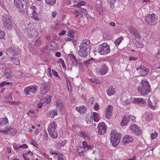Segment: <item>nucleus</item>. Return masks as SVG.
Returning <instances> with one entry per match:
<instances>
[{"label": "nucleus", "instance_id": "obj_18", "mask_svg": "<svg viewBox=\"0 0 160 160\" xmlns=\"http://www.w3.org/2000/svg\"><path fill=\"white\" fill-rule=\"evenodd\" d=\"M8 122V120L7 118H0V129H4L6 128L5 126L6 123Z\"/></svg>", "mask_w": 160, "mask_h": 160}, {"label": "nucleus", "instance_id": "obj_12", "mask_svg": "<svg viewBox=\"0 0 160 160\" xmlns=\"http://www.w3.org/2000/svg\"><path fill=\"white\" fill-rule=\"evenodd\" d=\"M90 42L88 39L83 40L79 46V48L86 49L87 51H90L91 49V46L90 45Z\"/></svg>", "mask_w": 160, "mask_h": 160}, {"label": "nucleus", "instance_id": "obj_21", "mask_svg": "<svg viewBox=\"0 0 160 160\" xmlns=\"http://www.w3.org/2000/svg\"><path fill=\"white\" fill-rule=\"evenodd\" d=\"M108 66L106 64H103L101 66L99 72L102 74H105L108 71Z\"/></svg>", "mask_w": 160, "mask_h": 160}, {"label": "nucleus", "instance_id": "obj_61", "mask_svg": "<svg viewBox=\"0 0 160 160\" xmlns=\"http://www.w3.org/2000/svg\"><path fill=\"white\" fill-rule=\"evenodd\" d=\"M81 12L82 13V14H84V15H87L88 13L86 10L85 9H82L81 10Z\"/></svg>", "mask_w": 160, "mask_h": 160}, {"label": "nucleus", "instance_id": "obj_41", "mask_svg": "<svg viewBox=\"0 0 160 160\" xmlns=\"http://www.w3.org/2000/svg\"><path fill=\"white\" fill-rule=\"evenodd\" d=\"M123 39L122 37H120L115 40L114 43L116 45H118L121 42Z\"/></svg>", "mask_w": 160, "mask_h": 160}, {"label": "nucleus", "instance_id": "obj_22", "mask_svg": "<svg viewBox=\"0 0 160 160\" xmlns=\"http://www.w3.org/2000/svg\"><path fill=\"white\" fill-rule=\"evenodd\" d=\"M56 108L61 110L64 107V103L61 100H58L56 101Z\"/></svg>", "mask_w": 160, "mask_h": 160}, {"label": "nucleus", "instance_id": "obj_50", "mask_svg": "<svg viewBox=\"0 0 160 160\" xmlns=\"http://www.w3.org/2000/svg\"><path fill=\"white\" fill-rule=\"evenodd\" d=\"M90 81L92 82H94L96 83H100V81L98 80L95 78H91L90 79Z\"/></svg>", "mask_w": 160, "mask_h": 160}, {"label": "nucleus", "instance_id": "obj_64", "mask_svg": "<svg viewBox=\"0 0 160 160\" xmlns=\"http://www.w3.org/2000/svg\"><path fill=\"white\" fill-rule=\"evenodd\" d=\"M94 108L95 110H98L99 109V106L98 103H96L94 107Z\"/></svg>", "mask_w": 160, "mask_h": 160}, {"label": "nucleus", "instance_id": "obj_63", "mask_svg": "<svg viewBox=\"0 0 160 160\" xmlns=\"http://www.w3.org/2000/svg\"><path fill=\"white\" fill-rule=\"evenodd\" d=\"M143 45L141 42H138L137 45V47L138 48H142L143 47Z\"/></svg>", "mask_w": 160, "mask_h": 160}, {"label": "nucleus", "instance_id": "obj_9", "mask_svg": "<svg viewBox=\"0 0 160 160\" xmlns=\"http://www.w3.org/2000/svg\"><path fill=\"white\" fill-rule=\"evenodd\" d=\"M131 133L135 135H138L141 133V131L137 125L133 124L130 127Z\"/></svg>", "mask_w": 160, "mask_h": 160}, {"label": "nucleus", "instance_id": "obj_20", "mask_svg": "<svg viewBox=\"0 0 160 160\" xmlns=\"http://www.w3.org/2000/svg\"><path fill=\"white\" fill-rule=\"evenodd\" d=\"M49 86L47 84L42 85L41 87V92L42 94H44L48 91Z\"/></svg>", "mask_w": 160, "mask_h": 160}, {"label": "nucleus", "instance_id": "obj_38", "mask_svg": "<svg viewBox=\"0 0 160 160\" xmlns=\"http://www.w3.org/2000/svg\"><path fill=\"white\" fill-rule=\"evenodd\" d=\"M158 136V133L155 131L153 132L151 134L150 137L151 138L154 139L157 138Z\"/></svg>", "mask_w": 160, "mask_h": 160}, {"label": "nucleus", "instance_id": "obj_53", "mask_svg": "<svg viewBox=\"0 0 160 160\" xmlns=\"http://www.w3.org/2000/svg\"><path fill=\"white\" fill-rule=\"evenodd\" d=\"M5 35V32H4L1 31L0 30V38H4Z\"/></svg>", "mask_w": 160, "mask_h": 160}, {"label": "nucleus", "instance_id": "obj_51", "mask_svg": "<svg viewBox=\"0 0 160 160\" xmlns=\"http://www.w3.org/2000/svg\"><path fill=\"white\" fill-rule=\"evenodd\" d=\"M74 34V32L72 30H69L68 31V35L71 38L73 37Z\"/></svg>", "mask_w": 160, "mask_h": 160}, {"label": "nucleus", "instance_id": "obj_54", "mask_svg": "<svg viewBox=\"0 0 160 160\" xmlns=\"http://www.w3.org/2000/svg\"><path fill=\"white\" fill-rule=\"evenodd\" d=\"M52 74L53 75H54V76H55V77H58V78L60 77L59 76V75L58 73L57 72L55 71L54 70H52Z\"/></svg>", "mask_w": 160, "mask_h": 160}, {"label": "nucleus", "instance_id": "obj_19", "mask_svg": "<svg viewBox=\"0 0 160 160\" xmlns=\"http://www.w3.org/2000/svg\"><path fill=\"white\" fill-rule=\"evenodd\" d=\"M79 48L80 49L78 51V54L79 56L82 57H86L90 52V51H87L86 49Z\"/></svg>", "mask_w": 160, "mask_h": 160}, {"label": "nucleus", "instance_id": "obj_32", "mask_svg": "<svg viewBox=\"0 0 160 160\" xmlns=\"http://www.w3.org/2000/svg\"><path fill=\"white\" fill-rule=\"evenodd\" d=\"M71 57L72 58V61L73 66H75L77 67L78 63L74 56L72 54L71 55Z\"/></svg>", "mask_w": 160, "mask_h": 160}, {"label": "nucleus", "instance_id": "obj_56", "mask_svg": "<svg viewBox=\"0 0 160 160\" xmlns=\"http://www.w3.org/2000/svg\"><path fill=\"white\" fill-rule=\"evenodd\" d=\"M51 68H48L47 69L48 71V75L51 77L52 76V75L51 72Z\"/></svg>", "mask_w": 160, "mask_h": 160}, {"label": "nucleus", "instance_id": "obj_36", "mask_svg": "<svg viewBox=\"0 0 160 160\" xmlns=\"http://www.w3.org/2000/svg\"><path fill=\"white\" fill-rule=\"evenodd\" d=\"M12 62L16 65H18L19 64L20 61L18 58L14 57L12 58Z\"/></svg>", "mask_w": 160, "mask_h": 160}, {"label": "nucleus", "instance_id": "obj_57", "mask_svg": "<svg viewBox=\"0 0 160 160\" xmlns=\"http://www.w3.org/2000/svg\"><path fill=\"white\" fill-rule=\"evenodd\" d=\"M40 129H36L34 131V134L35 135H37L40 131Z\"/></svg>", "mask_w": 160, "mask_h": 160}, {"label": "nucleus", "instance_id": "obj_2", "mask_svg": "<svg viewBox=\"0 0 160 160\" xmlns=\"http://www.w3.org/2000/svg\"><path fill=\"white\" fill-rule=\"evenodd\" d=\"M57 126L56 122L54 121L49 124L48 129L50 136L53 139L56 138L58 137L56 131Z\"/></svg>", "mask_w": 160, "mask_h": 160}, {"label": "nucleus", "instance_id": "obj_11", "mask_svg": "<svg viewBox=\"0 0 160 160\" xmlns=\"http://www.w3.org/2000/svg\"><path fill=\"white\" fill-rule=\"evenodd\" d=\"M137 70L138 71L141 76H145L149 72V70L144 65H141L137 68Z\"/></svg>", "mask_w": 160, "mask_h": 160}, {"label": "nucleus", "instance_id": "obj_30", "mask_svg": "<svg viewBox=\"0 0 160 160\" xmlns=\"http://www.w3.org/2000/svg\"><path fill=\"white\" fill-rule=\"evenodd\" d=\"M40 135V138L43 139V140H46L48 139V136L46 130H44Z\"/></svg>", "mask_w": 160, "mask_h": 160}, {"label": "nucleus", "instance_id": "obj_52", "mask_svg": "<svg viewBox=\"0 0 160 160\" xmlns=\"http://www.w3.org/2000/svg\"><path fill=\"white\" fill-rule=\"evenodd\" d=\"M65 158V156L62 154H61L58 158V160H64Z\"/></svg>", "mask_w": 160, "mask_h": 160}, {"label": "nucleus", "instance_id": "obj_33", "mask_svg": "<svg viewBox=\"0 0 160 160\" xmlns=\"http://www.w3.org/2000/svg\"><path fill=\"white\" fill-rule=\"evenodd\" d=\"M45 2L50 6H53L56 3V0H45Z\"/></svg>", "mask_w": 160, "mask_h": 160}, {"label": "nucleus", "instance_id": "obj_15", "mask_svg": "<svg viewBox=\"0 0 160 160\" xmlns=\"http://www.w3.org/2000/svg\"><path fill=\"white\" fill-rule=\"evenodd\" d=\"M113 110V107L110 105H109L107 107L105 111V117L106 118L109 119L111 118V115Z\"/></svg>", "mask_w": 160, "mask_h": 160}, {"label": "nucleus", "instance_id": "obj_35", "mask_svg": "<svg viewBox=\"0 0 160 160\" xmlns=\"http://www.w3.org/2000/svg\"><path fill=\"white\" fill-rule=\"evenodd\" d=\"M82 137L86 140H89V134L85 132H82L81 133Z\"/></svg>", "mask_w": 160, "mask_h": 160}, {"label": "nucleus", "instance_id": "obj_23", "mask_svg": "<svg viewBox=\"0 0 160 160\" xmlns=\"http://www.w3.org/2000/svg\"><path fill=\"white\" fill-rule=\"evenodd\" d=\"M133 140L132 138L128 135L125 136L123 140V143L125 145L130 142H132Z\"/></svg>", "mask_w": 160, "mask_h": 160}, {"label": "nucleus", "instance_id": "obj_6", "mask_svg": "<svg viewBox=\"0 0 160 160\" xmlns=\"http://www.w3.org/2000/svg\"><path fill=\"white\" fill-rule=\"evenodd\" d=\"M2 18L4 27L8 29H11L12 26L11 24V20L8 15L6 14H4L2 15Z\"/></svg>", "mask_w": 160, "mask_h": 160}, {"label": "nucleus", "instance_id": "obj_10", "mask_svg": "<svg viewBox=\"0 0 160 160\" xmlns=\"http://www.w3.org/2000/svg\"><path fill=\"white\" fill-rule=\"evenodd\" d=\"M106 129L104 122L99 123L97 127L98 132L99 135H103L106 132Z\"/></svg>", "mask_w": 160, "mask_h": 160}, {"label": "nucleus", "instance_id": "obj_37", "mask_svg": "<svg viewBox=\"0 0 160 160\" xmlns=\"http://www.w3.org/2000/svg\"><path fill=\"white\" fill-rule=\"evenodd\" d=\"M82 144L84 147V149L86 148L88 150L90 149L91 148V146L90 145H88L86 142L85 141L82 142Z\"/></svg>", "mask_w": 160, "mask_h": 160}, {"label": "nucleus", "instance_id": "obj_5", "mask_svg": "<svg viewBox=\"0 0 160 160\" xmlns=\"http://www.w3.org/2000/svg\"><path fill=\"white\" fill-rule=\"evenodd\" d=\"M110 47L107 43H103L99 45L98 48V52L101 55H106L109 53Z\"/></svg>", "mask_w": 160, "mask_h": 160}, {"label": "nucleus", "instance_id": "obj_55", "mask_svg": "<svg viewBox=\"0 0 160 160\" xmlns=\"http://www.w3.org/2000/svg\"><path fill=\"white\" fill-rule=\"evenodd\" d=\"M73 13L75 15V18H77L79 16V12L77 10H75L74 11Z\"/></svg>", "mask_w": 160, "mask_h": 160}, {"label": "nucleus", "instance_id": "obj_49", "mask_svg": "<svg viewBox=\"0 0 160 160\" xmlns=\"http://www.w3.org/2000/svg\"><path fill=\"white\" fill-rule=\"evenodd\" d=\"M41 41L39 39L37 40L34 44V45L37 46H40L41 45Z\"/></svg>", "mask_w": 160, "mask_h": 160}, {"label": "nucleus", "instance_id": "obj_25", "mask_svg": "<svg viewBox=\"0 0 160 160\" xmlns=\"http://www.w3.org/2000/svg\"><path fill=\"white\" fill-rule=\"evenodd\" d=\"M91 117L92 118V119L95 122H98L100 118V115L97 113L95 112H93Z\"/></svg>", "mask_w": 160, "mask_h": 160}, {"label": "nucleus", "instance_id": "obj_3", "mask_svg": "<svg viewBox=\"0 0 160 160\" xmlns=\"http://www.w3.org/2000/svg\"><path fill=\"white\" fill-rule=\"evenodd\" d=\"M111 142L114 147H117L119 143L120 139L122 137L121 134L115 131L112 132L111 133Z\"/></svg>", "mask_w": 160, "mask_h": 160}, {"label": "nucleus", "instance_id": "obj_27", "mask_svg": "<svg viewBox=\"0 0 160 160\" xmlns=\"http://www.w3.org/2000/svg\"><path fill=\"white\" fill-rule=\"evenodd\" d=\"M14 2L15 5L20 9H22L24 6L21 0H14Z\"/></svg>", "mask_w": 160, "mask_h": 160}, {"label": "nucleus", "instance_id": "obj_13", "mask_svg": "<svg viewBox=\"0 0 160 160\" xmlns=\"http://www.w3.org/2000/svg\"><path fill=\"white\" fill-rule=\"evenodd\" d=\"M2 132L6 134H8L9 132L10 134L12 136H15L16 134L17 131L15 128H6L4 129L0 130V132Z\"/></svg>", "mask_w": 160, "mask_h": 160}, {"label": "nucleus", "instance_id": "obj_47", "mask_svg": "<svg viewBox=\"0 0 160 160\" xmlns=\"http://www.w3.org/2000/svg\"><path fill=\"white\" fill-rule=\"evenodd\" d=\"M65 79L67 82V85L68 86V88L69 90V88H71V86H70V80L69 79L66 77L65 78Z\"/></svg>", "mask_w": 160, "mask_h": 160}, {"label": "nucleus", "instance_id": "obj_24", "mask_svg": "<svg viewBox=\"0 0 160 160\" xmlns=\"http://www.w3.org/2000/svg\"><path fill=\"white\" fill-rule=\"evenodd\" d=\"M107 92V95L108 96H110L113 95L115 93V89L112 86H110L108 88Z\"/></svg>", "mask_w": 160, "mask_h": 160}, {"label": "nucleus", "instance_id": "obj_7", "mask_svg": "<svg viewBox=\"0 0 160 160\" xmlns=\"http://www.w3.org/2000/svg\"><path fill=\"white\" fill-rule=\"evenodd\" d=\"M20 52L18 48L16 47H11L6 51V54L8 55H16Z\"/></svg>", "mask_w": 160, "mask_h": 160}, {"label": "nucleus", "instance_id": "obj_4", "mask_svg": "<svg viewBox=\"0 0 160 160\" xmlns=\"http://www.w3.org/2000/svg\"><path fill=\"white\" fill-rule=\"evenodd\" d=\"M38 9L34 5H31L27 10V12L30 14L31 18L35 21H39L38 14L37 12Z\"/></svg>", "mask_w": 160, "mask_h": 160}, {"label": "nucleus", "instance_id": "obj_45", "mask_svg": "<svg viewBox=\"0 0 160 160\" xmlns=\"http://www.w3.org/2000/svg\"><path fill=\"white\" fill-rule=\"evenodd\" d=\"M84 151V148L83 147H78L77 148V152L79 153H82Z\"/></svg>", "mask_w": 160, "mask_h": 160}, {"label": "nucleus", "instance_id": "obj_58", "mask_svg": "<svg viewBox=\"0 0 160 160\" xmlns=\"http://www.w3.org/2000/svg\"><path fill=\"white\" fill-rule=\"evenodd\" d=\"M20 148H22L23 149L27 148H28V146L26 144H24L22 145L19 146Z\"/></svg>", "mask_w": 160, "mask_h": 160}, {"label": "nucleus", "instance_id": "obj_46", "mask_svg": "<svg viewBox=\"0 0 160 160\" xmlns=\"http://www.w3.org/2000/svg\"><path fill=\"white\" fill-rule=\"evenodd\" d=\"M44 99H42L40 101L39 103L37 104V106L38 108H41L42 107L43 103H44Z\"/></svg>", "mask_w": 160, "mask_h": 160}, {"label": "nucleus", "instance_id": "obj_16", "mask_svg": "<svg viewBox=\"0 0 160 160\" xmlns=\"http://www.w3.org/2000/svg\"><path fill=\"white\" fill-rule=\"evenodd\" d=\"M129 31L137 38L140 39L141 37L139 32L135 28L132 27H130L129 28Z\"/></svg>", "mask_w": 160, "mask_h": 160}, {"label": "nucleus", "instance_id": "obj_14", "mask_svg": "<svg viewBox=\"0 0 160 160\" xmlns=\"http://www.w3.org/2000/svg\"><path fill=\"white\" fill-rule=\"evenodd\" d=\"M145 20L148 24L151 25L155 21V15L154 14L148 15L145 17Z\"/></svg>", "mask_w": 160, "mask_h": 160}, {"label": "nucleus", "instance_id": "obj_42", "mask_svg": "<svg viewBox=\"0 0 160 160\" xmlns=\"http://www.w3.org/2000/svg\"><path fill=\"white\" fill-rule=\"evenodd\" d=\"M107 1L110 4V7L112 8H114V4L116 2V0H107Z\"/></svg>", "mask_w": 160, "mask_h": 160}, {"label": "nucleus", "instance_id": "obj_59", "mask_svg": "<svg viewBox=\"0 0 160 160\" xmlns=\"http://www.w3.org/2000/svg\"><path fill=\"white\" fill-rule=\"evenodd\" d=\"M130 99H126L125 100L123 103V104L124 105H128L130 104Z\"/></svg>", "mask_w": 160, "mask_h": 160}, {"label": "nucleus", "instance_id": "obj_62", "mask_svg": "<svg viewBox=\"0 0 160 160\" xmlns=\"http://www.w3.org/2000/svg\"><path fill=\"white\" fill-rule=\"evenodd\" d=\"M42 99H44V103H45V102H46V103H49L51 101V100H50L49 99H48V98L46 97H45L42 98Z\"/></svg>", "mask_w": 160, "mask_h": 160}, {"label": "nucleus", "instance_id": "obj_44", "mask_svg": "<svg viewBox=\"0 0 160 160\" xmlns=\"http://www.w3.org/2000/svg\"><path fill=\"white\" fill-rule=\"evenodd\" d=\"M30 141L31 144L33 145L34 146L37 147L38 146V145L37 144L36 142L33 139L30 138Z\"/></svg>", "mask_w": 160, "mask_h": 160}, {"label": "nucleus", "instance_id": "obj_29", "mask_svg": "<svg viewBox=\"0 0 160 160\" xmlns=\"http://www.w3.org/2000/svg\"><path fill=\"white\" fill-rule=\"evenodd\" d=\"M76 110L81 114H83L86 111V108L84 106L80 107H77Z\"/></svg>", "mask_w": 160, "mask_h": 160}, {"label": "nucleus", "instance_id": "obj_8", "mask_svg": "<svg viewBox=\"0 0 160 160\" xmlns=\"http://www.w3.org/2000/svg\"><path fill=\"white\" fill-rule=\"evenodd\" d=\"M37 87L36 85L29 86L26 87L24 89V92L27 95L34 94L36 92Z\"/></svg>", "mask_w": 160, "mask_h": 160}, {"label": "nucleus", "instance_id": "obj_39", "mask_svg": "<svg viewBox=\"0 0 160 160\" xmlns=\"http://www.w3.org/2000/svg\"><path fill=\"white\" fill-rule=\"evenodd\" d=\"M148 106L149 108L153 109H154L156 108L155 105L153 104L150 100L148 101Z\"/></svg>", "mask_w": 160, "mask_h": 160}, {"label": "nucleus", "instance_id": "obj_1", "mask_svg": "<svg viewBox=\"0 0 160 160\" xmlns=\"http://www.w3.org/2000/svg\"><path fill=\"white\" fill-rule=\"evenodd\" d=\"M138 92L142 95H144L147 94L151 91L150 86L148 81L146 80L143 79L142 81L140 86L138 87Z\"/></svg>", "mask_w": 160, "mask_h": 160}, {"label": "nucleus", "instance_id": "obj_26", "mask_svg": "<svg viewBox=\"0 0 160 160\" xmlns=\"http://www.w3.org/2000/svg\"><path fill=\"white\" fill-rule=\"evenodd\" d=\"M129 120L128 116L125 115L123 118L122 122H121V125L122 126H126L129 123Z\"/></svg>", "mask_w": 160, "mask_h": 160}, {"label": "nucleus", "instance_id": "obj_31", "mask_svg": "<svg viewBox=\"0 0 160 160\" xmlns=\"http://www.w3.org/2000/svg\"><path fill=\"white\" fill-rule=\"evenodd\" d=\"M49 114L51 118H54L55 116H56L58 115L57 110L56 109L54 110H51L49 112Z\"/></svg>", "mask_w": 160, "mask_h": 160}, {"label": "nucleus", "instance_id": "obj_34", "mask_svg": "<svg viewBox=\"0 0 160 160\" xmlns=\"http://www.w3.org/2000/svg\"><path fill=\"white\" fill-rule=\"evenodd\" d=\"M4 73L5 75L6 76V78H10L11 75V70L9 69H6L4 71Z\"/></svg>", "mask_w": 160, "mask_h": 160}, {"label": "nucleus", "instance_id": "obj_17", "mask_svg": "<svg viewBox=\"0 0 160 160\" xmlns=\"http://www.w3.org/2000/svg\"><path fill=\"white\" fill-rule=\"evenodd\" d=\"M33 155V152L29 150L28 152L23 153L22 154V157L25 160H31V158Z\"/></svg>", "mask_w": 160, "mask_h": 160}, {"label": "nucleus", "instance_id": "obj_43", "mask_svg": "<svg viewBox=\"0 0 160 160\" xmlns=\"http://www.w3.org/2000/svg\"><path fill=\"white\" fill-rule=\"evenodd\" d=\"M128 120H129V122L130 121H133L135 122L136 121V118L134 116L130 115V116H128Z\"/></svg>", "mask_w": 160, "mask_h": 160}, {"label": "nucleus", "instance_id": "obj_60", "mask_svg": "<svg viewBox=\"0 0 160 160\" xmlns=\"http://www.w3.org/2000/svg\"><path fill=\"white\" fill-rule=\"evenodd\" d=\"M137 58L136 57H133L132 56H130L129 57V60L131 61L132 60L135 61L136 60Z\"/></svg>", "mask_w": 160, "mask_h": 160}, {"label": "nucleus", "instance_id": "obj_28", "mask_svg": "<svg viewBox=\"0 0 160 160\" xmlns=\"http://www.w3.org/2000/svg\"><path fill=\"white\" fill-rule=\"evenodd\" d=\"M67 143L66 140H60L57 143V147L58 148H60L61 147L64 146Z\"/></svg>", "mask_w": 160, "mask_h": 160}, {"label": "nucleus", "instance_id": "obj_40", "mask_svg": "<svg viewBox=\"0 0 160 160\" xmlns=\"http://www.w3.org/2000/svg\"><path fill=\"white\" fill-rule=\"evenodd\" d=\"M134 102L137 103H144V101L142 98H135Z\"/></svg>", "mask_w": 160, "mask_h": 160}, {"label": "nucleus", "instance_id": "obj_48", "mask_svg": "<svg viewBox=\"0 0 160 160\" xmlns=\"http://www.w3.org/2000/svg\"><path fill=\"white\" fill-rule=\"evenodd\" d=\"M86 2L83 1H81L77 3V7H79L80 6L84 5L86 4Z\"/></svg>", "mask_w": 160, "mask_h": 160}]
</instances>
